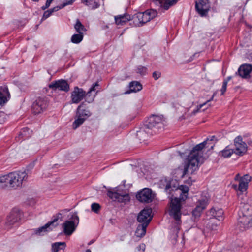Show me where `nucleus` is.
<instances>
[{"mask_svg":"<svg viewBox=\"0 0 252 252\" xmlns=\"http://www.w3.org/2000/svg\"><path fill=\"white\" fill-rule=\"evenodd\" d=\"M165 190L170 194L171 193V191H175L176 195H180L179 198L173 197V195L170 198L169 210L170 216L175 220L176 229L178 231L181 223V201H184L187 198L189 188L186 185H181L178 188L175 186L172 187L171 182H170L166 185Z\"/></svg>","mask_w":252,"mask_h":252,"instance_id":"f257e3e1","label":"nucleus"},{"mask_svg":"<svg viewBox=\"0 0 252 252\" xmlns=\"http://www.w3.org/2000/svg\"><path fill=\"white\" fill-rule=\"evenodd\" d=\"M206 141L194 146L191 150L187 158V163L184 169V174L190 170L191 173L198 169V167L204 162L203 153L202 149L206 145Z\"/></svg>","mask_w":252,"mask_h":252,"instance_id":"f03ea898","label":"nucleus"},{"mask_svg":"<svg viewBox=\"0 0 252 252\" xmlns=\"http://www.w3.org/2000/svg\"><path fill=\"white\" fill-rule=\"evenodd\" d=\"M238 218L237 225L240 231H243L252 227V203L241 202L238 212Z\"/></svg>","mask_w":252,"mask_h":252,"instance_id":"7ed1b4c3","label":"nucleus"},{"mask_svg":"<svg viewBox=\"0 0 252 252\" xmlns=\"http://www.w3.org/2000/svg\"><path fill=\"white\" fill-rule=\"evenodd\" d=\"M158 14L156 10L148 9L144 12H138L133 15H131L130 25L133 27H140L151 19L155 18Z\"/></svg>","mask_w":252,"mask_h":252,"instance_id":"20e7f679","label":"nucleus"},{"mask_svg":"<svg viewBox=\"0 0 252 252\" xmlns=\"http://www.w3.org/2000/svg\"><path fill=\"white\" fill-rule=\"evenodd\" d=\"M92 115L90 111L86 108L84 102L80 104L76 110V117L77 118L73 123L72 126L73 129L77 128L80 125Z\"/></svg>","mask_w":252,"mask_h":252,"instance_id":"39448f33","label":"nucleus"},{"mask_svg":"<svg viewBox=\"0 0 252 252\" xmlns=\"http://www.w3.org/2000/svg\"><path fill=\"white\" fill-rule=\"evenodd\" d=\"M79 222V218L76 212L73 213L69 220L62 224L63 232L66 236L71 235L76 230Z\"/></svg>","mask_w":252,"mask_h":252,"instance_id":"423d86ee","label":"nucleus"},{"mask_svg":"<svg viewBox=\"0 0 252 252\" xmlns=\"http://www.w3.org/2000/svg\"><path fill=\"white\" fill-rule=\"evenodd\" d=\"M251 180V177L248 174L243 176L239 180V185L233 184L232 188L237 191L238 198L244 200V193L246 194L248 188L249 182Z\"/></svg>","mask_w":252,"mask_h":252,"instance_id":"0eeeda50","label":"nucleus"},{"mask_svg":"<svg viewBox=\"0 0 252 252\" xmlns=\"http://www.w3.org/2000/svg\"><path fill=\"white\" fill-rule=\"evenodd\" d=\"M163 118L160 116L153 115L148 119L145 124L147 129L153 130L154 133L158 132L159 129L163 128Z\"/></svg>","mask_w":252,"mask_h":252,"instance_id":"6e6552de","label":"nucleus"},{"mask_svg":"<svg viewBox=\"0 0 252 252\" xmlns=\"http://www.w3.org/2000/svg\"><path fill=\"white\" fill-rule=\"evenodd\" d=\"M49 103V100L46 96L37 97L32 106V110L33 113L39 114L43 113L47 108Z\"/></svg>","mask_w":252,"mask_h":252,"instance_id":"1a4fd4ad","label":"nucleus"},{"mask_svg":"<svg viewBox=\"0 0 252 252\" xmlns=\"http://www.w3.org/2000/svg\"><path fill=\"white\" fill-rule=\"evenodd\" d=\"M235 75L248 81H252V65L248 63L241 65L235 72Z\"/></svg>","mask_w":252,"mask_h":252,"instance_id":"9d476101","label":"nucleus"},{"mask_svg":"<svg viewBox=\"0 0 252 252\" xmlns=\"http://www.w3.org/2000/svg\"><path fill=\"white\" fill-rule=\"evenodd\" d=\"M62 214L60 213H57L55 216L53 217L52 221L48 222L45 225L39 227L34 230V233L39 235H42L44 234V233L51 230L52 228L51 227L52 226L55 228L58 223L55 224L57 222L59 219H62Z\"/></svg>","mask_w":252,"mask_h":252,"instance_id":"9b49d317","label":"nucleus"},{"mask_svg":"<svg viewBox=\"0 0 252 252\" xmlns=\"http://www.w3.org/2000/svg\"><path fill=\"white\" fill-rule=\"evenodd\" d=\"M209 0H198L195 1V9L201 17L206 16L210 10Z\"/></svg>","mask_w":252,"mask_h":252,"instance_id":"f8f14e48","label":"nucleus"},{"mask_svg":"<svg viewBox=\"0 0 252 252\" xmlns=\"http://www.w3.org/2000/svg\"><path fill=\"white\" fill-rule=\"evenodd\" d=\"M136 197L140 202L149 203L153 201L154 197L151 189L144 188L136 194Z\"/></svg>","mask_w":252,"mask_h":252,"instance_id":"ddd939ff","label":"nucleus"},{"mask_svg":"<svg viewBox=\"0 0 252 252\" xmlns=\"http://www.w3.org/2000/svg\"><path fill=\"white\" fill-rule=\"evenodd\" d=\"M234 145L235 148L234 153L239 156L244 155L247 151L248 147L246 143L243 141L241 136H238L234 140Z\"/></svg>","mask_w":252,"mask_h":252,"instance_id":"4468645a","label":"nucleus"},{"mask_svg":"<svg viewBox=\"0 0 252 252\" xmlns=\"http://www.w3.org/2000/svg\"><path fill=\"white\" fill-rule=\"evenodd\" d=\"M107 196L114 201H118L121 203H126L130 201V197L127 193L120 194L117 192L115 190H108Z\"/></svg>","mask_w":252,"mask_h":252,"instance_id":"2eb2a0df","label":"nucleus"},{"mask_svg":"<svg viewBox=\"0 0 252 252\" xmlns=\"http://www.w3.org/2000/svg\"><path fill=\"white\" fill-rule=\"evenodd\" d=\"M49 88L54 91L59 90L67 92L69 90V85L66 80L60 79L52 82L49 85Z\"/></svg>","mask_w":252,"mask_h":252,"instance_id":"dca6fc26","label":"nucleus"},{"mask_svg":"<svg viewBox=\"0 0 252 252\" xmlns=\"http://www.w3.org/2000/svg\"><path fill=\"white\" fill-rule=\"evenodd\" d=\"M22 217V213L18 209H13L7 217L6 226L8 228H10L11 226L14 223L18 222Z\"/></svg>","mask_w":252,"mask_h":252,"instance_id":"f3484780","label":"nucleus"},{"mask_svg":"<svg viewBox=\"0 0 252 252\" xmlns=\"http://www.w3.org/2000/svg\"><path fill=\"white\" fill-rule=\"evenodd\" d=\"M152 210L151 208H144L139 213L137 216V221L142 223L149 224L152 219V215H151Z\"/></svg>","mask_w":252,"mask_h":252,"instance_id":"a211bd4d","label":"nucleus"},{"mask_svg":"<svg viewBox=\"0 0 252 252\" xmlns=\"http://www.w3.org/2000/svg\"><path fill=\"white\" fill-rule=\"evenodd\" d=\"M87 95L85 91L82 88L75 87L74 90L71 93V98L73 103L77 104L79 103Z\"/></svg>","mask_w":252,"mask_h":252,"instance_id":"6ab92c4d","label":"nucleus"},{"mask_svg":"<svg viewBox=\"0 0 252 252\" xmlns=\"http://www.w3.org/2000/svg\"><path fill=\"white\" fill-rule=\"evenodd\" d=\"M208 203V199L206 197L199 199L196 204L195 208L192 211V215L195 217L200 216L201 212L205 209Z\"/></svg>","mask_w":252,"mask_h":252,"instance_id":"aec40b11","label":"nucleus"},{"mask_svg":"<svg viewBox=\"0 0 252 252\" xmlns=\"http://www.w3.org/2000/svg\"><path fill=\"white\" fill-rule=\"evenodd\" d=\"M177 1L178 0H152L155 5L162 7L166 10L175 4Z\"/></svg>","mask_w":252,"mask_h":252,"instance_id":"412c9836","label":"nucleus"},{"mask_svg":"<svg viewBox=\"0 0 252 252\" xmlns=\"http://www.w3.org/2000/svg\"><path fill=\"white\" fill-rule=\"evenodd\" d=\"M10 94L7 87L0 88V105L6 103L10 99Z\"/></svg>","mask_w":252,"mask_h":252,"instance_id":"4be33fe9","label":"nucleus"},{"mask_svg":"<svg viewBox=\"0 0 252 252\" xmlns=\"http://www.w3.org/2000/svg\"><path fill=\"white\" fill-rule=\"evenodd\" d=\"M149 134L152 135L153 132L151 131L150 129H147L146 127L144 126V127L137 131L136 136L140 141H144L147 138Z\"/></svg>","mask_w":252,"mask_h":252,"instance_id":"5701e85b","label":"nucleus"},{"mask_svg":"<svg viewBox=\"0 0 252 252\" xmlns=\"http://www.w3.org/2000/svg\"><path fill=\"white\" fill-rule=\"evenodd\" d=\"M115 23L117 25H123L127 21H131V15L126 13L115 16Z\"/></svg>","mask_w":252,"mask_h":252,"instance_id":"b1692460","label":"nucleus"},{"mask_svg":"<svg viewBox=\"0 0 252 252\" xmlns=\"http://www.w3.org/2000/svg\"><path fill=\"white\" fill-rule=\"evenodd\" d=\"M129 91L126 92V94H129L131 92H136L142 89V85L138 81H132L129 85Z\"/></svg>","mask_w":252,"mask_h":252,"instance_id":"393cba45","label":"nucleus"},{"mask_svg":"<svg viewBox=\"0 0 252 252\" xmlns=\"http://www.w3.org/2000/svg\"><path fill=\"white\" fill-rule=\"evenodd\" d=\"M148 223H142L138 225L135 231V235L139 237H142L145 235Z\"/></svg>","mask_w":252,"mask_h":252,"instance_id":"a878e982","label":"nucleus"},{"mask_svg":"<svg viewBox=\"0 0 252 252\" xmlns=\"http://www.w3.org/2000/svg\"><path fill=\"white\" fill-rule=\"evenodd\" d=\"M63 8V7H61V4H60V5L57 6L56 7H53V8H51L49 10L45 11L44 12V14L42 17L41 20H44L46 19L47 18L49 17L52 15V14L53 13H54L55 12H57L58 10H59L60 9H61Z\"/></svg>","mask_w":252,"mask_h":252,"instance_id":"bb28decb","label":"nucleus"},{"mask_svg":"<svg viewBox=\"0 0 252 252\" xmlns=\"http://www.w3.org/2000/svg\"><path fill=\"white\" fill-rule=\"evenodd\" d=\"M66 247L65 242H56L52 245V250L53 252H58L59 251L64 250Z\"/></svg>","mask_w":252,"mask_h":252,"instance_id":"cd10ccee","label":"nucleus"},{"mask_svg":"<svg viewBox=\"0 0 252 252\" xmlns=\"http://www.w3.org/2000/svg\"><path fill=\"white\" fill-rule=\"evenodd\" d=\"M210 213L211 215L216 219L218 220H221L223 218V211L222 209H218L216 210L214 208L210 209Z\"/></svg>","mask_w":252,"mask_h":252,"instance_id":"c85d7f7f","label":"nucleus"},{"mask_svg":"<svg viewBox=\"0 0 252 252\" xmlns=\"http://www.w3.org/2000/svg\"><path fill=\"white\" fill-rule=\"evenodd\" d=\"M233 153H234V149L231 148L230 146H227L220 152V155L227 158L230 157Z\"/></svg>","mask_w":252,"mask_h":252,"instance_id":"c756f323","label":"nucleus"},{"mask_svg":"<svg viewBox=\"0 0 252 252\" xmlns=\"http://www.w3.org/2000/svg\"><path fill=\"white\" fill-rule=\"evenodd\" d=\"M32 131L28 127L23 128L20 132L19 137L25 140L31 136Z\"/></svg>","mask_w":252,"mask_h":252,"instance_id":"7c9ffc66","label":"nucleus"},{"mask_svg":"<svg viewBox=\"0 0 252 252\" xmlns=\"http://www.w3.org/2000/svg\"><path fill=\"white\" fill-rule=\"evenodd\" d=\"M81 1L82 3L89 6L92 9H95L100 6V4L98 2L94 1L93 2V3H92V2L93 1L91 0H81Z\"/></svg>","mask_w":252,"mask_h":252,"instance_id":"2f4dec72","label":"nucleus"},{"mask_svg":"<svg viewBox=\"0 0 252 252\" xmlns=\"http://www.w3.org/2000/svg\"><path fill=\"white\" fill-rule=\"evenodd\" d=\"M83 33H78L73 34L71 37V41L74 44H78L80 43L83 39Z\"/></svg>","mask_w":252,"mask_h":252,"instance_id":"473e14b6","label":"nucleus"},{"mask_svg":"<svg viewBox=\"0 0 252 252\" xmlns=\"http://www.w3.org/2000/svg\"><path fill=\"white\" fill-rule=\"evenodd\" d=\"M74 28L78 33H82V31H86V29L79 19H77Z\"/></svg>","mask_w":252,"mask_h":252,"instance_id":"72a5a7b5","label":"nucleus"},{"mask_svg":"<svg viewBox=\"0 0 252 252\" xmlns=\"http://www.w3.org/2000/svg\"><path fill=\"white\" fill-rule=\"evenodd\" d=\"M136 72L141 75H145L147 73V68L145 66L139 65L137 67Z\"/></svg>","mask_w":252,"mask_h":252,"instance_id":"f704fd0d","label":"nucleus"},{"mask_svg":"<svg viewBox=\"0 0 252 252\" xmlns=\"http://www.w3.org/2000/svg\"><path fill=\"white\" fill-rule=\"evenodd\" d=\"M101 208L100 205L97 203H93L91 205V210L95 213H98Z\"/></svg>","mask_w":252,"mask_h":252,"instance_id":"c9c22d12","label":"nucleus"},{"mask_svg":"<svg viewBox=\"0 0 252 252\" xmlns=\"http://www.w3.org/2000/svg\"><path fill=\"white\" fill-rule=\"evenodd\" d=\"M215 95H216V93H214L213 94V95H212V96L211 98L210 99H209L208 100H207L206 102L204 103L203 104L199 105L198 106V108H197V109L196 110H193V113L194 114H195L196 112H197L199 110V109H201V108H202L204 105H205L206 103H207L208 102H210V101H211L213 100V98H214V97L215 96Z\"/></svg>","mask_w":252,"mask_h":252,"instance_id":"e433bc0d","label":"nucleus"},{"mask_svg":"<svg viewBox=\"0 0 252 252\" xmlns=\"http://www.w3.org/2000/svg\"><path fill=\"white\" fill-rule=\"evenodd\" d=\"M98 86V82H95V83H94L92 85V87L90 88L89 91L87 93H86L87 95L89 96H90L91 93L92 91H95V87Z\"/></svg>","mask_w":252,"mask_h":252,"instance_id":"4c0bfd02","label":"nucleus"},{"mask_svg":"<svg viewBox=\"0 0 252 252\" xmlns=\"http://www.w3.org/2000/svg\"><path fill=\"white\" fill-rule=\"evenodd\" d=\"M227 83H226V81H223L222 86L221 89L220 90L221 95H223L224 94L225 92H226V89H227Z\"/></svg>","mask_w":252,"mask_h":252,"instance_id":"58836bf2","label":"nucleus"},{"mask_svg":"<svg viewBox=\"0 0 252 252\" xmlns=\"http://www.w3.org/2000/svg\"><path fill=\"white\" fill-rule=\"evenodd\" d=\"M6 119V115L2 112H0V124L5 122Z\"/></svg>","mask_w":252,"mask_h":252,"instance_id":"ea45409f","label":"nucleus"},{"mask_svg":"<svg viewBox=\"0 0 252 252\" xmlns=\"http://www.w3.org/2000/svg\"><path fill=\"white\" fill-rule=\"evenodd\" d=\"M75 0H69L61 4V7H64L65 6L71 5Z\"/></svg>","mask_w":252,"mask_h":252,"instance_id":"a19ab883","label":"nucleus"},{"mask_svg":"<svg viewBox=\"0 0 252 252\" xmlns=\"http://www.w3.org/2000/svg\"><path fill=\"white\" fill-rule=\"evenodd\" d=\"M153 77L155 80L158 79L161 76V73L159 72L155 71L153 73Z\"/></svg>","mask_w":252,"mask_h":252,"instance_id":"79ce46f5","label":"nucleus"},{"mask_svg":"<svg viewBox=\"0 0 252 252\" xmlns=\"http://www.w3.org/2000/svg\"><path fill=\"white\" fill-rule=\"evenodd\" d=\"M146 246L144 244L141 243L137 247V251H144L145 250Z\"/></svg>","mask_w":252,"mask_h":252,"instance_id":"37998d69","label":"nucleus"},{"mask_svg":"<svg viewBox=\"0 0 252 252\" xmlns=\"http://www.w3.org/2000/svg\"><path fill=\"white\" fill-rule=\"evenodd\" d=\"M51 4V3L50 2V1L46 0L45 5L41 7V9L43 10H45V9H47L50 6Z\"/></svg>","mask_w":252,"mask_h":252,"instance_id":"c03bdc74","label":"nucleus"},{"mask_svg":"<svg viewBox=\"0 0 252 252\" xmlns=\"http://www.w3.org/2000/svg\"><path fill=\"white\" fill-rule=\"evenodd\" d=\"M215 139L216 141H217L216 138L215 136H212L209 137H208L205 141H206V145L208 143L210 144L209 142L214 141Z\"/></svg>","mask_w":252,"mask_h":252,"instance_id":"a18cd8bd","label":"nucleus"},{"mask_svg":"<svg viewBox=\"0 0 252 252\" xmlns=\"http://www.w3.org/2000/svg\"><path fill=\"white\" fill-rule=\"evenodd\" d=\"M242 177H240V174H237L235 177V180L236 181H238L239 182V180H240V179Z\"/></svg>","mask_w":252,"mask_h":252,"instance_id":"49530a36","label":"nucleus"},{"mask_svg":"<svg viewBox=\"0 0 252 252\" xmlns=\"http://www.w3.org/2000/svg\"><path fill=\"white\" fill-rule=\"evenodd\" d=\"M232 76H228L226 79H225L223 81H226V83L228 84V82L232 79Z\"/></svg>","mask_w":252,"mask_h":252,"instance_id":"de8ad7c7","label":"nucleus"},{"mask_svg":"<svg viewBox=\"0 0 252 252\" xmlns=\"http://www.w3.org/2000/svg\"><path fill=\"white\" fill-rule=\"evenodd\" d=\"M248 144L250 145V146H252V141L251 140V141H248Z\"/></svg>","mask_w":252,"mask_h":252,"instance_id":"09e8293b","label":"nucleus"},{"mask_svg":"<svg viewBox=\"0 0 252 252\" xmlns=\"http://www.w3.org/2000/svg\"><path fill=\"white\" fill-rule=\"evenodd\" d=\"M85 252H91V251L90 249H88L86 250Z\"/></svg>","mask_w":252,"mask_h":252,"instance_id":"8fccbe9b","label":"nucleus"},{"mask_svg":"<svg viewBox=\"0 0 252 252\" xmlns=\"http://www.w3.org/2000/svg\"><path fill=\"white\" fill-rule=\"evenodd\" d=\"M92 243H93V241H90V242L88 243V244H89V245H90V244H92Z\"/></svg>","mask_w":252,"mask_h":252,"instance_id":"3c124183","label":"nucleus"},{"mask_svg":"<svg viewBox=\"0 0 252 252\" xmlns=\"http://www.w3.org/2000/svg\"><path fill=\"white\" fill-rule=\"evenodd\" d=\"M93 100H94V98H93L92 100H91V101H88V102L89 103H90V102H92Z\"/></svg>","mask_w":252,"mask_h":252,"instance_id":"603ef678","label":"nucleus"}]
</instances>
